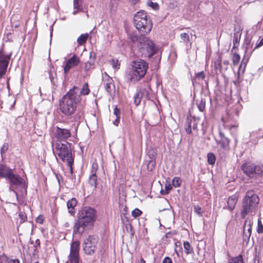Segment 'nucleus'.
I'll list each match as a JSON object with an SVG mask.
<instances>
[{
	"instance_id": "f257e3e1",
	"label": "nucleus",
	"mask_w": 263,
	"mask_h": 263,
	"mask_svg": "<svg viewBox=\"0 0 263 263\" xmlns=\"http://www.w3.org/2000/svg\"><path fill=\"white\" fill-rule=\"evenodd\" d=\"M78 220L73 227V235L81 236L87 228L91 227L97 219V211L90 206H85L77 214Z\"/></svg>"
},
{
	"instance_id": "f03ea898",
	"label": "nucleus",
	"mask_w": 263,
	"mask_h": 263,
	"mask_svg": "<svg viewBox=\"0 0 263 263\" xmlns=\"http://www.w3.org/2000/svg\"><path fill=\"white\" fill-rule=\"evenodd\" d=\"M130 66L126 78L128 81L135 83L145 76L148 67V64L143 60L138 59L133 61Z\"/></svg>"
},
{
	"instance_id": "7ed1b4c3",
	"label": "nucleus",
	"mask_w": 263,
	"mask_h": 263,
	"mask_svg": "<svg viewBox=\"0 0 263 263\" xmlns=\"http://www.w3.org/2000/svg\"><path fill=\"white\" fill-rule=\"evenodd\" d=\"M133 23L141 35H145L150 32L153 24L146 13L143 10L138 11L134 17Z\"/></svg>"
},
{
	"instance_id": "20e7f679",
	"label": "nucleus",
	"mask_w": 263,
	"mask_h": 263,
	"mask_svg": "<svg viewBox=\"0 0 263 263\" xmlns=\"http://www.w3.org/2000/svg\"><path fill=\"white\" fill-rule=\"evenodd\" d=\"M79 103H80L79 99L74 97L68 91L60 101V110L66 116H71L76 111Z\"/></svg>"
},
{
	"instance_id": "39448f33",
	"label": "nucleus",
	"mask_w": 263,
	"mask_h": 263,
	"mask_svg": "<svg viewBox=\"0 0 263 263\" xmlns=\"http://www.w3.org/2000/svg\"><path fill=\"white\" fill-rule=\"evenodd\" d=\"M71 143L65 140H58L55 143L54 149L58 156L64 162L71 164L74 161V156L72 153Z\"/></svg>"
},
{
	"instance_id": "423d86ee",
	"label": "nucleus",
	"mask_w": 263,
	"mask_h": 263,
	"mask_svg": "<svg viewBox=\"0 0 263 263\" xmlns=\"http://www.w3.org/2000/svg\"><path fill=\"white\" fill-rule=\"evenodd\" d=\"M259 201V197L253 190L247 192L242 201L241 217L245 218L248 214L253 212L257 208Z\"/></svg>"
},
{
	"instance_id": "0eeeda50",
	"label": "nucleus",
	"mask_w": 263,
	"mask_h": 263,
	"mask_svg": "<svg viewBox=\"0 0 263 263\" xmlns=\"http://www.w3.org/2000/svg\"><path fill=\"white\" fill-rule=\"evenodd\" d=\"M130 38L133 42H137L141 48L145 49V55L147 57H152L157 52L158 48L152 41L145 35L138 36L136 34L132 33L130 35Z\"/></svg>"
},
{
	"instance_id": "6e6552de",
	"label": "nucleus",
	"mask_w": 263,
	"mask_h": 263,
	"mask_svg": "<svg viewBox=\"0 0 263 263\" xmlns=\"http://www.w3.org/2000/svg\"><path fill=\"white\" fill-rule=\"evenodd\" d=\"M243 173L252 180L260 179L263 176V166L251 162L244 163L241 166Z\"/></svg>"
},
{
	"instance_id": "1a4fd4ad",
	"label": "nucleus",
	"mask_w": 263,
	"mask_h": 263,
	"mask_svg": "<svg viewBox=\"0 0 263 263\" xmlns=\"http://www.w3.org/2000/svg\"><path fill=\"white\" fill-rule=\"evenodd\" d=\"M99 237L96 235H89L83 243V251L88 255L93 254L96 250Z\"/></svg>"
},
{
	"instance_id": "9d476101",
	"label": "nucleus",
	"mask_w": 263,
	"mask_h": 263,
	"mask_svg": "<svg viewBox=\"0 0 263 263\" xmlns=\"http://www.w3.org/2000/svg\"><path fill=\"white\" fill-rule=\"evenodd\" d=\"M216 142L219 147V152L223 153L230 149V140L220 129L219 130L218 136L216 139Z\"/></svg>"
},
{
	"instance_id": "9b49d317",
	"label": "nucleus",
	"mask_w": 263,
	"mask_h": 263,
	"mask_svg": "<svg viewBox=\"0 0 263 263\" xmlns=\"http://www.w3.org/2000/svg\"><path fill=\"white\" fill-rule=\"evenodd\" d=\"M200 122V118L195 116H190L187 118V121L184 125L185 132L187 134L192 133V129L193 130L198 132L197 125Z\"/></svg>"
},
{
	"instance_id": "f8f14e48",
	"label": "nucleus",
	"mask_w": 263,
	"mask_h": 263,
	"mask_svg": "<svg viewBox=\"0 0 263 263\" xmlns=\"http://www.w3.org/2000/svg\"><path fill=\"white\" fill-rule=\"evenodd\" d=\"M11 56V53L5 54L3 50H0V77L5 74Z\"/></svg>"
},
{
	"instance_id": "ddd939ff",
	"label": "nucleus",
	"mask_w": 263,
	"mask_h": 263,
	"mask_svg": "<svg viewBox=\"0 0 263 263\" xmlns=\"http://www.w3.org/2000/svg\"><path fill=\"white\" fill-rule=\"evenodd\" d=\"M69 91L73 95L74 97L79 99V102L81 100V95H87L90 92V90L88 87V84L85 83L81 89L77 86H73L72 88L70 89Z\"/></svg>"
},
{
	"instance_id": "4468645a",
	"label": "nucleus",
	"mask_w": 263,
	"mask_h": 263,
	"mask_svg": "<svg viewBox=\"0 0 263 263\" xmlns=\"http://www.w3.org/2000/svg\"><path fill=\"white\" fill-rule=\"evenodd\" d=\"M80 63V58L76 54H73L70 58L66 62L63 67L64 76L66 77L70 69L76 67Z\"/></svg>"
},
{
	"instance_id": "2eb2a0df",
	"label": "nucleus",
	"mask_w": 263,
	"mask_h": 263,
	"mask_svg": "<svg viewBox=\"0 0 263 263\" xmlns=\"http://www.w3.org/2000/svg\"><path fill=\"white\" fill-rule=\"evenodd\" d=\"M251 220L247 218L245 222L243 232V240L245 241H248L251 235Z\"/></svg>"
},
{
	"instance_id": "dca6fc26",
	"label": "nucleus",
	"mask_w": 263,
	"mask_h": 263,
	"mask_svg": "<svg viewBox=\"0 0 263 263\" xmlns=\"http://www.w3.org/2000/svg\"><path fill=\"white\" fill-rule=\"evenodd\" d=\"M54 135L55 137L59 139H65L71 136V133L69 129L57 126L55 127Z\"/></svg>"
},
{
	"instance_id": "f3484780",
	"label": "nucleus",
	"mask_w": 263,
	"mask_h": 263,
	"mask_svg": "<svg viewBox=\"0 0 263 263\" xmlns=\"http://www.w3.org/2000/svg\"><path fill=\"white\" fill-rule=\"evenodd\" d=\"M6 179L10 182L11 186L12 185H19L22 184L23 181L19 175L15 174L13 171L11 172L10 175L7 176Z\"/></svg>"
},
{
	"instance_id": "a211bd4d",
	"label": "nucleus",
	"mask_w": 263,
	"mask_h": 263,
	"mask_svg": "<svg viewBox=\"0 0 263 263\" xmlns=\"http://www.w3.org/2000/svg\"><path fill=\"white\" fill-rule=\"evenodd\" d=\"M148 92L145 88L140 89L134 96V103L136 106L140 104L142 96L145 94L148 95Z\"/></svg>"
},
{
	"instance_id": "6ab92c4d",
	"label": "nucleus",
	"mask_w": 263,
	"mask_h": 263,
	"mask_svg": "<svg viewBox=\"0 0 263 263\" xmlns=\"http://www.w3.org/2000/svg\"><path fill=\"white\" fill-rule=\"evenodd\" d=\"M77 203L78 201L74 198H71L67 202V206L68 210V212L71 215H74L75 213L74 207L77 205Z\"/></svg>"
},
{
	"instance_id": "aec40b11",
	"label": "nucleus",
	"mask_w": 263,
	"mask_h": 263,
	"mask_svg": "<svg viewBox=\"0 0 263 263\" xmlns=\"http://www.w3.org/2000/svg\"><path fill=\"white\" fill-rule=\"evenodd\" d=\"M13 171L12 169L9 168L4 164H0V177L7 178L11 172Z\"/></svg>"
},
{
	"instance_id": "412c9836",
	"label": "nucleus",
	"mask_w": 263,
	"mask_h": 263,
	"mask_svg": "<svg viewBox=\"0 0 263 263\" xmlns=\"http://www.w3.org/2000/svg\"><path fill=\"white\" fill-rule=\"evenodd\" d=\"M237 202V197L235 195L230 196L228 201V208L230 211H232L234 209Z\"/></svg>"
},
{
	"instance_id": "4be33fe9",
	"label": "nucleus",
	"mask_w": 263,
	"mask_h": 263,
	"mask_svg": "<svg viewBox=\"0 0 263 263\" xmlns=\"http://www.w3.org/2000/svg\"><path fill=\"white\" fill-rule=\"evenodd\" d=\"M228 263H245L243 256L241 254H239L237 256H228Z\"/></svg>"
},
{
	"instance_id": "5701e85b",
	"label": "nucleus",
	"mask_w": 263,
	"mask_h": 263,
	"mask_svg": "<svg viewBox=\"0 0 263 263\" xmlns=\"http://www.w3.org/2000/svg\"><path fill=\"white\" fill-rule=\"evenodd\" d=\"M48 72L51 83L55 85L57 82V73L55 69L53 67H51Z\"/></svg>"
},
{
	"instance_id": "b1692460",
	"label": "nucleus",
	"mask_w": 263,
	"mask_h": 263,
	"mask_svg": "<svg viewBox=\"0 0 263 263\" xmlns=\"http://www.w3.org/2000/svg\"><path fill=\"white\" fill-rule=\"evenodd\" d=\"M73 118V121L77 123V126L78 127L84 119V114L82 111H77Z\"/></svg>"
},
{
	"instance_id": "393cba45",
	"label": "nucleus",
	"mask_w": 263,
	"mask_h": 263,
	"mask_svg": "<svg viewBox=\"0 0 263 263\" xmlns=\"http://www.w3.org/2000/svg\"><path fill=\"white\" fill-rule=\"evenodd\" d=\"M222 122L226 124V126L228 127L229 129H231L233 128H236L237 125L235 124L228 125V123L229 121H231V116L229 112H227L226 117L222 119Z\"/></svg>"
},
{
	"instance_id": "a878e982",
	"label": "nucleus",
	"mask_w": 263,
	"mask_h": 263,
	"mask_svg": "<svg viewBox=\"0 0 263 263\" xmlns=\"http://www.w3.org/2000/svg\"><path fill=\"white\" fill-rule=\"evenodd\" d=\"M147 162V168L149 171H152L156 165L155 157L154 155H152V157L149 156V160H146Z\"/></svg>"
},
{
	"instance_id": "bb28decb",
	"label": "nucleus",
	"mask_w": 263,
	"mask_h": 263,
	"mask_svg": "<svg viewBox=\"0 0 263 263\" xmlns=\"http://www.w3.org/2000/svg\"><path fill=\"white\" fill-rule=\"evenodd\" d=\"M105 90L109 93L112 91V87L115 88V85L113 83V80L111 78H108L106 82L104 84Z\"/></svg>"
},
{
	"instance_id": "cd10ccee",
	"label": "nucleus",
	"mask_w": 263,
	"mask_h": 263,
	"mask_svg": "<svg viewBox=\"0 0 263 263\" xmlns=\"http://www.w3.org/2000/svg\"><path fill=\"white\" fill-rule=\"evenodd\" d=\"M206 100L201 97L200 100H196V105L200 111L203 112L205 109Z\"/></svg>"
},
{
	"instance_id": "c85d7f7f",
	"label": "nucleus",
	"mask_w": 263,
	"mask_h": 263,
	"mask_svg": "<svg viewBox=\"0 0 263 263\" xmlns=\"http://www.w3.org/2000/svg\"><path fill=\"white\" fill-rule=\"evenodd\" d=\"M92 56L93 57V59H95L96 57V53L95 52H91L90 53V58H91ZM93 64L94 59H93V60L86 62L84 66L85 71L87 72L88 70H89L92 67Z\"/></svg>"
},
{
	"instance_id": "c756f323",
	"label": "nucleus",
	"mask_w": 263,
	"mask_h": 263,
	"mask_svg": "<svg viewBox=\"0 0 263 263\" xmlns=\"http://www.w3.org/2000/svg\"><path fill=\"white\" fill-rule=\"evenodd\" d=\"M79 249L80 242L79 241H73L71 244L70 253H79Z\"/></svg>"
},
{
	"instance_id": "7c9ffc66",
	"label": "nucleus",
	"mask_w": 263,
	"mask_h": 263,
	"mask_svg": "<svg viewBox=\"0 0 263 263\" xmlns=\"http://www.w3.org/2000/svg\"><path fill=\"white\" fill-rule=\"evenodd\" d=\"M80 0H73V8L76 10L73 12V14L76 15L78 12L81 11L83 10V7L81 4L80 3Z\"/></svg>"
},
{
	"instance_id": "2f4dec72",
	"label": "nucleus",
	"mask_w": 263,
	"mask_h": 263,
	"mask_svg": "<svg viewBox=\"0 0 263 263\" xmlns=\"http://www.w3.org/2000/svg\"><path fill=\"white\" fill-rule=\"evenodd\" d=\"M68 258L70 263H79V254L70 253L68 255Z\"/></svg>"
},
{
	"instance_id": "473e14b6",
	"label": "nucleus",
	"mask_w": 263,
	"mask_h": 263,
	"mask_svg": "<svg viewBox=\"0 0 263 263\" xmlns=\"http://www.w3.org/2000/svg\"><path fill=\"white\" fill-rule=\"evenodd\" d=\"M88 33H84L81 34L78 38L77 39V42L78 45L81 46L85 43L88 39Z\"/></svg>"
},
{
	"instance_id": "72a5a7b5",
	"label": "nucleus",
	"mask_w": 263,
	"mask_h": 263,
	"mask_svg": "<svg viewBox=\"0 0 263 263\" xmlns=\"http://www.w3.org/2000/svg\"><path fill=\"white\" fill-rule=\"evenodd\" d=\"M97 179L98 177L97 175H90L89 177V184L94 187H97Z\"/></svg>"
},
{
	"instance_id": "f704fd0d",
	"label": "nucleus",
	"mask_w": 263,
	"mask_h": 263,
	"mask_svg": "<svg viewBox=\"0 0 263 263\" xmlns=\"http://www.w3.org/2000/svg\"><path fill=\"white\" fill-rule=\"evenodd\" d=\"M208 162L210 165H214L216 161V156L213 153H209L207 155Z\"/></svg>"
},
{
	"instance_id": "c9c22d12",
	"label": "nucleus",
	"mask_w": 263,
	"mask_h": 263,
	"mask_svg": "<svg viewBox=\"0 0 263 263\" xmlns=\"http://www.w3.org/2000/svg\"><path fill=\"white\" fill-rule=\"evenodd\" d=\"M183 247L185 250V252L186 254H191L193 251V249L188 241H184Z\"/></svg>"
},
{
	"instance_id": "e433bc0d",
	"label": "nucleus",
	"mask_w": 263,
	"mask_h": 263,
	"mask_svg": "<svg viewBox=\"0 0 263 263\" xmlns=\"http://www.w3.org/2000/svg\"><path fill=\"white\" fill-rule=\"evenodd\" d=\"M181 180L180 178L176 177L172 180V184L175 187H178L180 186Z\"/></svg>"
},
{
	"instance_id": "4c0bfd02",
	"label": "nucleus",
	"mask_w": 263,
	"mask_h": 263,
	"mask_svg": "<svg viewBox=\"0 0 263 263\" xmlns=\"http://www.w3.org/2000/svg\"><path fill=\"white\" fill-rule=\"evenodd\" d=\"M240 36L241 33H239V32L234 33L233 40L234 45L239 43Z\"/></svg>"
},
{
	"instance_id": "58836bf2",
	"label": "nucleus",
	"mask_w": 263,
	"mask_h": 263,
	"mask_svg": "<svg viewBox=\"0 0 263 263\" xmlns=\"http://www.w3.org/2000/svg\"><path fill=\"white\" fill-rule=\"evenodd\" d=\"M240 59V55L238 53H235L233 54V56L232 58V61H233V65H237L239 62Z\"/></svg>"
},
{
	"instance_id": "ea45409f",
	"label": "nucleus",
	"mask_w": 263,
	"mask_h": 263,
	"mask_svg": "<svg viewBox=\"0 0 263 263\" xmlns=\"http://www.w3.org/2000/svg\"><path fill=\"white\" fill-rule=\"evenodd\" d=\"M257 232L258 234H262L263 233V225L262 224V222L260 220V219H258L257 221Z\"/></svg>"
},
{
	"instance_id": "a19ab883",
	"label": "nucleus",
	"mask_w": 263,
	"mask_h": 263,
	"mask_svg": "<svg viewBox=\"0 0 263 263\" xmlns=\"http://www.w3.org/2000/svg\"><path fill=\"white\" fill-rule=\"evenodd\" d=\"M142 214V211L138 208L134 210L132 212V215L133 217L137 218Z\"/></svg>"
},
{
	"instance_id": "79ce46f5",
	"label": "nucleus",
	"mask_w": 263,
	"mask_h": 263,
	"mask_svg": "<svg viewBox=\"0 0 263 263\" xmlns=\"http://www.w3.org/2000/svg\"><path fill=\"white\" fill-rule=\"evenodd\" d=\"M98 168V165L97 162H93L91 165V175H96Z\"/></svg>"
},
{
	"instance_id": "37998d69",
	"label": "nucleus",
	"mask_w": 263,
	"mask_h": 263,
	"mask_svg": "<svg viewBox=\"0 0 263 263\" xmlns=\"http://www.w3.org/2000/svg\"><path fill=\"white\" fill-rule=\"evenodd\" d=\"M147 5L148 6L151 7L154 10H158L159 9V5L156 2H153L152 1H148L147 2Z\"/></svg>"
},
{
	"instance_id": "c03bdc74",
	"label": "nucleus",
	"mask_w": 263,
	"mask_h": 263,
	"mask_svg": "<svg viewBox=\"0 0 263 263\" xmlns=\"http://www.w3.org/2000/svg\"><path fill=\"white\" fill-rule=\"evenodd\" d=\"M9 148V144L8 143H4L1 148V154L2 155V157H3L4 154H5Z\"/></svg>"
},
{
	"instance_id": "a18cd8bd",
	"label": "nucleus",
	"mask_w": 263,
	"mask_h": 263,
	"mask_svg": "<svg viewBox=\"0 0 263 263\" xmlns=\"http://www.w3.org/2000/svg\"><path fill=\"white\" fill-rule=\"evenodd\" d=\"M180 38L185 43L189 42V36L186 33H182L180 34Z\"/></svg>"
},
{
	"instance_id": "49530a36",
	"label": "nucleus",
	"mask_w": 263,
	"mask_h": 263,
	"mask_svg": "<svg viewBox=\"0 0 263 263\" xmlns=\"http://www.w3.org/2000/svg\"><path fill=\"white\" fill-rule=\"evenodd\" d=\"M18 216L21 219V221H20L21 223H23L27 220V216L25 213L21 212L19 213Z\"/></svg>"
},
{
	"instance_id": "de8ad7c7",
	"label": "nucleus",
	"mask_w": 263,
	"mask_h": 263,
	"mask_svg": "<svg viewBox=\"0 0 263 263\" xmlns=\"http://www.w3.org/2000/svg\"><path fill=\"white\" fill-rule=\"evenodd\" d=\"M8 257L5 255L0 256V263H8Z\"/></svg>"
},
{
	"instance_id": "09e8293b",
	"label": "nucleus",
	"mask_w": 263,
	"mask_h": 263,
	"mask_svg": "<svg viewBox=\"0 0 263 263\" xmlns=\"http://www.w3.org/2000/svg\"><path fill=\"white\" fill-rule=\"evenodd\" d=\"M205 78V74L203 71H200L196 74V78L198 80H203Z\"/></svg>"
},
{
	"instance_id": "8fccbe9b",
	"label": "nucleus",
	"mask_w": 263,
	"mask_h": 263,
	"mask_svg": "<svg viewBox=\"0 0 263 263\" xmlns=\"http://www.w3.org/2000/svg\"><path fill=\"white\" fill-rule=\"evenodd\" d=\"M249 57H246L245 55L244 56L242 61H241V63L240 64V65L239 66V70L241 69V68H242V65L243 64H245V65H247V63L248 62V61H249Z\"/></svg>"
},
{
	"instance_id": "3c124183",
	"label": "nucleus",
	"mask_w": 263,
	"mask_h": 263,
	"mask_svg": "<svg viewBox=\"0 0 263 263\" xmlns=\"http://www.w3.org/2000/svg\"><path fill=\"white\" fill-rule=\"evenodd\" d=\"M263 45V37L259 41H258L256 44V46L254 49L251 52L250 54L257 48H258Z\"/></svg>"
},
{
	"instance_id": "603ef678",
	"label": "nucleus",
	"mask_w": 263,
	"mask_h": 263,
	"mask_svg": "<svg viewBox=\"0 0 263 263\" xmlns=\"http://www.w3.org/2000/svg\"><path fill=\"white\" fill-rule=\"evenodd\" d=\"M172 189V185L170 184H166L165 186V193L164 194H167L169 193L170 191Z\"/></svg>"
},
{
	"instance_id": "864d4df0",
	"label": "nucleus",
	"mask_w": 263,
	"mask_h": 263,
	"mask_svg": "<svg viewBox=\"0 0 263 263\" xmlns=\"http://www.w3.org/2000/svg\"><path fill=\"white\" fill-rule=\"evenodd\" d=\"M194 211L199 215H201L202 213L201 208L198 205L194 206Z\"/></svg>"
},
{
	"instance_id": "5fc2aeb1",
	"label": "nucleus",
	"mask_w": 263,
	"mask_h": 263,
	"mask_svg": "<svg viewBox=\"0 0 263 263\" xmlns=\"http://www.w3.org/2000/svg\"><path fill=\"white\" fill-rule=\"evenodd\" d=\"M114 114L116 116V117H120V110L117 106L115 107L114 109Z\"/></svg>"
},
{
	"instance_id": "6e6d98bb",
	"label": "nucleus",
	"mask_w": 263,
	"mask_h": 263,
	"mask_svg": "<svg viewBox=\"0 0 263 263\" xmlns=\"http://www.w3.org/2000/svg\"><path fill=\"white\" fill-rule=\"evenodd\" d=\"M162 263H173L172 259L169 257H165L163 259Z\"/></svg>"
},
{
	"instance_id": "4d7b16f0",
	"label": "nucleus",
	"mask_w": 263,
	"mask_h": 263,
	"mask_svg": "<svg viewBox=\"0 0 263 263\" xmlns=\"http://www.w3.org/2000/svg\"><path fill=\"white\" fill-rule=\"evenodd\" d=\"M36 221L39 223H40V224L43 223V221H44V219L43 218V216L41 215L38 216Z\"/></svg>"
},
{
	"instance_id": "13d9d810",
	"label": "nucleus",
	"mask_w": 263,
	"mask_h": 263,
	"mask_svg": "<svg viewBox=\"0 0 263 263\" xmlns=\"http://www.w3.org/2000/svg\"><path fill=\"white\" fill-rule=\"evenodd\" d=\"M120 66V64L119 63L118 60H117L116 62L113 61L112 67L114 68L119 69Z\"/></svg>"
},
{
	"instance_id": "bf43d9fd",
	"label": "nucleus",
	"mask_w": 263,
	"mask_h": 263,
	"mask_svg": "<svg viewBox=\"0 0 263 263\" xmlns=\"http://www.w3.org/2000/svg\"><path fill=\"white\" fill-rule=\"evenodd\" d=\"M120 117H116V119H115V120L114 121L113 123L116 126H118L119 122H120Z\"/></svg>"
},
{
	"instance_id": "052dcab7",
	"label": "nucleus",
	"mask_w": 263,
	"mask_h": 263,
	"mask_svg": "<svg viewBox=\"0 0 263 263\" xmlns=\"http://www.w3.org/2000/svg\"><path fill=\"white\" fill-rule=\"evenodd\" d=\"M40 246V240L39 239H37L35 241V243L34 244V247L37 248Z\"/></svg>"
},
{
	"instance_id": "680f3d73",
	"label": "nucleus",
	"mask_w": 263,
	"mask_h": 263,
	"mask_svg": "<svg viewBox=\"0 0 263 263\" xmlns=\"http://www.w3.org/2000/svg\"><path fill=\"white\" fill-rule=\"evenodd\" d=\"M67 163V165L70 168V173L71 174H72L73 173V168H72V165H73V161H72L71 164H69L68 163Z\"/></svg>"
},
{
	"instance_id": "e2e57ef3",
	"label": "nucleus",
	"mask_w": 263,
	"mask_h": 263,
	"mask_svg": "<svg viewBox=\"0 0 263 263\" xmlns=\"http://www.w3.org/2000/svg\"><path fill=\"white\" fill-rule=\"evenodd\" d=\"M56 178L59 184H60V180L62 179V177L61 175H57Z\"/></svg>"
},
{
	"instance_id": "0e129e2a",
	"label": "nucleus",
	"mask_w": 263,
	"mask_h": 263,
	"mask_svg": "<svg viewBox=\"0 0 263 263\" xmlns=\"http://www.w3.org/2000/svg\"><path fill=\"white\" fill-rule=\"evenodd\" d=\"M8 263H20V261L17 259L11 260L10 262Z\"/></svg>"
},
{
	"instance_id": "69168bd1",
	"label": "nucleus",
	"mask_w": 263,
	"mask_h": 263,
	"mask_svg": "<svg viewBox=\"0 0 263 263\" xmlns=\"http://www.w3.org/2000/svg\"><path fill=\"white\" fill-rule=\"evenodd\" d=\"M254 263H259V258L256 255L254 258Z\"/></svg>"
},
{
	"instance_id": "338daca9",
	"label": "nucleus",
	"mask_w": 263,
	"mask_h": 263,
	"mask_svg": "<svg viewBox=\"0 0 263 263\" xmlns=\"http://www.w3.org/2000/svg\"><path fill=\"white\" fill-rule=\"evenodd\" d=\"M250 41H248V43H247V47H246V52L248 50L249 48V45H250Z\"/></svg>"
},
{
	"instance_id": "774afa93",
	"label": "nucleus",
	"mask_w": 263,
	"mask_h": 263,
	"mask_svg": "<svg viewBox=\"0 0 263 263\" xmlns=\"http://www.w3.org/2000/svg\"><path fill=\"white\" fill-rule=\"evenodd\" d=\"M246 65H247L243 64L242 68H241V69L240 70H242V71H243L246 68Z\"/></svg>"
}]
</instances>
